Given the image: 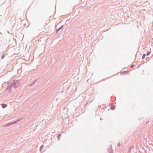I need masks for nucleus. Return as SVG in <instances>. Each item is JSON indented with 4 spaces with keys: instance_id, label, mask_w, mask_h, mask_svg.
<instances>
[{
    "instance_id": "1",
    "label": "nucleus",
    "mask_w": 153,
    "mask_h": 153,
    "mask_svg": "<svg viewBox=\"0 0 153 153\" xmlns=\"http://www.w3.org/2000/svg\"><path fill=\"white\" fill-rule=\"evenodd\" d=\"M7 106V105L6 104H3L2 105V106L3 107V108H4L6 107Z\"/></svg>"
},
{
    "instance_id": "2",
    "label": "nucleus",
    "mask_w": 153,
    "mask_h": 153,
    "mask_svg": "<svg viewBox=\"0 0 153 153\" xmlns=\"http://www.w3.org/2000/svg\"><path fill=\"white\" fill-rule=\"evenodd\" d=\"M111 109L113 110L115 108V107L114 105H111Z\"/></svg>"
},
{
    "instance_id": "3",
    "label": "nucleus",
    "mask_w": 153,
    "mask_h": 153,
    "mask_svg": "<svg viewBox=\"0 0 153 153\" xmlns=\"http://www.w3.org/2000/svg\"><path fill=\"white\" fill-rule=\"evenodd\" d=\"M125 72V74H129V72L128 71H126Z\"/></svg>"
},
{
    "instance_id": "4",
    "label": "nucleus",
    "mask_w": 153,
    "mask_h": 153,
    "mask_svg": "<svg viewBox=\"0 0 153 153\" xmlns=\"http://www.w3.org/2000/svg\"><path fill=\"white\" fill-rule=\"evenodd\" d=\"M146 56L145 54H144L142 56V59H144L145 58V56Z\"/></svg>"
},
{
    "instance_id": "5",
    "label": "nucleus",
    "mask_w": 153,
    "mask_h": 153,
    "mask_svg": "<svg viewBox=\"0 0 153 153\" xmlns=\"http://www.w3.org/2000/svg\"><path fill=\"white\" fill-rule=\"evenodd\" d=\"M4 57H5V55H3L1 56V58L3 59Z\"/></svg>"
},
{
    "instance_id": "6",
    "label": "nucleus",
    "mask_w": 153,
    "mask_h": 153,
    "mask_svg": "<svg viewBox=\"0 0 153 153\" xmlns=\"http://www.w3.org/2000/svg\"><path fill=\"white\" fill-rule=\"evenodd\" d=\"M150 53V52H148L147 53V56L149 55Z\"/></svg>"
},
{
    "instance_id": "7",
    "label": "nucleus",
    "mask_w": 153,
    "mask_h": 153,
    "mask_svg": "<svg viewBox=\"0 0 153 153\" xmlns=\"http://www.w3.org/2000/svg\"><path fill=\"white\" fill-rule=\"evenodd\" d=\"M133 65H132V66H131V68H132V67H133Z\"/></svg>"
}]
</instances>
